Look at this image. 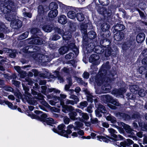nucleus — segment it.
<instances>
[{
    "label": "nucleus",
    "mask_w": 147,
    "mask_h": 147,
    "mask_svg": "<svg viewBox=\"0 0 147 147\" xmlns=\"http://www.w3.org/2000/svg\"><path fill=\"white\" fill-rule=\"evenodd\" d=\"M142 64L146 66H147V57L144 58L142 61Z\"/></svg>",
    "instance_id": "nucleus-62"
},
{
    "label": "nucleus",
    "mask_w": 147,
    "mask_h": 147,
    "mask_svg": "<svg viewBox=\"0 0 147 147\" xmlns=\"http://www.w3.org/2000/svg\"><path fill=\"white\" fill-rule=\"evenodd\" d=\"M89 74L86 72H84L83 74V77L84 78H88L89 77Z\"/></svg>",
    "instance_id": "nucleus-64"
},
{
    "label": "nucleus",
    "mask_w": 147,
    "mask_h": 147,
    "mask_svg": "<svg viewBox=\"0 0 147 147\" xmlns=\"http://www.w3.org/2000/svg\"><path fill=\"white\" fill-rule=\"evenodd\" d=\"M97 109L95 111V113L97 117H100L101 116L100 112L105 113L106 112V110L105 107L102 105L99 104L97 107Z\"/></svg>",
    "instance_id": "nucleus-9"
},
{
    "label": "nucleus",
    "mask_w": 147,
    "mask_h": 147,
    "mask_svg": "<svg viewBox=\"0 0 147 147\" xmlns=\"http://www.w3.org/2000/svg\"><path fill=\"white\" fill-rule=\"evenodd\" d=\"M105 53V55L106 57H109L110 56L112 52L113 51L112 50L111 48L109 46H107V47H104Z\"/></svg>",
    "instance_id": "nucleus-23"
},
{
    "label": "nucleus",
    "mask_w": 147,
    "mask_h": 147,
    "mask_svg": "<svg viewBox=\"0 0 147 147\" xmlns=\"http://www.w3.org/2000/svg\"><path fill=\"white\" fill-rule=\"evenodd\" d=\"M32 94L34 95V98L37 100H42L43 99L44 96L41 93H37V92L34 90H32Z\"/></svg>",
    "instance_id": "nucleus-20"
},
{
    "label": "nucleus",
    "mask_w": 147,
    "mask_h": 147,
    "mask_svg": "<svg viewBox=\"0 0 147 147\" xmlns=\"http://www.w3.org/2000/svg\"><path fill=\"white\" fill-rule=\"evenodd\" d=\"M5 104L7 105L8 106L12 109H16V106L13 107L12 104L8 101H4Z\"/></svg>",
    "instance_id": "nucleus-45"
},
{
    "label": "nucleus",
    "mask_w": 147,
    "mask_h": 147,
    "mask_svg": "<svg viewBox=\"0 0 147 147\" xmlns=\"http://www.w3.org/2000/svg\"><path fill=\"white\" fill-rule=\"evenodd\" d=\"M3 89L7 91L12 92L13 89L11 87L7 86H4L3 88Z\"/></svg>",
    "instance_id": "nucleus-46"
},
{
    "label": "nucleus",
    "mask_w": 147,
    "mask_h": 147,
    "mask_svg": "<svg viewBox=\"0 0 147 147\" xmlns=\"http://www.w3.org/2000/svg\"><path fill=\"white\" fill-rule=\"evenodd\" d=\"M76 18L79 21H82L84 20V17L82 13H78L77 14Z\"/></svg>",
    "instance_id": "nucleus-36"
},
{
    "label": "nucleus",
    "mask_w": 147,
    "mask_h": 147,
    "mask_svg": "<svg viewBox=\"0 0 147 147\" xmlns=\"http://www.w3.org/2000/svg\"><path fill=\"white\" fill-rule=\"evenodd\" d=\"M23 14L25 17H28L29 18H31L32 16L31 13H30L25 12L23 13Z\"/></svg>",
    "instance_id": "nucleus-57"
},
{
    "label": "nucleus",
    "mask_w": 147,
    "mask_h": 147,
    "mask_svg": "<svg viewBox=\"0 0 147 147\" xmlns=\"http://www.w3.org/2000/svg\"><path fill=\"white\" fill-rule=\"evenodd\" d=\"M58 21L60 24H65L67 22V19L65 16L61 15L58 17Z\"/></svg>",
    "instance_id": "nucleus-17"
},
{
    "label": "nucleus",
    "mask_w": 147,
    "mask_h": 147,
    "mask_svg": "<svg viewBox=\"0 0 147 147\" xmlns=\"http://www.w3.org/2000/svg\"><path fill=\"white\" fill-rule=\"evenodd\" d=\"M124 37V34L122 32H118L115 34L114 36L115 40L119 41L122 40Z\"/></svg>",
    "instance_id": "nucleus-14"
},
{
    "label": "nucleus",
    "mask_w": 147,
    "mask_h": 147,
    "mask_svg": "<svg viewBox=\"0 0 147 147\" xmlns=\"http://www.w3.org/2000/svg\"><path fill=\"white\" fill-rule=\"evenodd\" d=\"M38 57L40 58L41 57V59H40V61L42 62L43 63L47 62L50 61V59L46 55H39Z\"/></svg>",
    "instance_id": "nucleus-22"
},
{
    "label": "nucleus",
    "mask_w": 147,
    "mask_h": 147,
    "mask_svg": "<svg viewBox=\"0 0 147 147\" xmlns=\"http://www.w3.org/2000/svg\"><path fill=\"white\" fill-rule=\"evenodd\" d=\"M44 96L43 99L42 100H38L37 101H40V102L41 104L44 105L45 106L49 108L51 107V106L48 104L47 102H46L44 99Z\"/></svg>",
    "instance_id": "nucleus-38"
},
{
    "label": "nucleus",
    "mask_w": 147,
    "mask_h": 147,
    "mask_svg": "<svg viewBox=\"0 0 147 147\" xmlns=\"http://www.w3.org/2000/svg\"><path fill=\"white\" fill-rule=\"evenodd\" d=\"M26 100L27 102L29 104L33 105H36L37 104V101L34 100L35 99L33 98H32L31 95L29 96L26 95L24 96V99Z\"/></svg>",
    "instance_id": "nucleus-11"
},
{
    "label": "nucleus",
    "mask_w": 147,
    "mask_h": 147,
    "mask_svg": "<svg viewBox=\"0 0 147 147\" xmlns=\"http://www.w3.org/2000/svg\"><path fill=\"white\" fill-rule=\"evenodd\" d=\"M88 105V102L86 101H84L80 103V105L82 108L86 107Z\"/></svg>",
    "instance_id": "nucleus-53"
},
{
    "label": "nucleus",
    "mask_w": 147,
    "mask_h": 147,
    "mask_svg": "<svg viewBox=\"0 0 147 147\" xmlns=\"http://www.w3.org/2000/svg\"><path fill=\"white\" fill-rule=\"evenodd\" d=\"M99 59V56L96 54L92 55L89 57V61L90 62H93L98 60Z\"/></svg>",
    "instance_id": "nucleus-30"
},
{
    "label": "nucleus",
    "mask_w": 147,
    "mask_h": 147,
    "mask_svg": "<svg viewBox=\"0 0 147 147\" xmlns=\"http://www.w3.org/2000/svg\"><path fill=\"white\" fill-rule=\"evenodd\" d=\"M145 68L144 67H140L138 70V72H139V74H142V73L145 71Z\"/></svg>",
    "instance_id": "nucleus-54"
},
{
    "label": "nucleus",
    "mask_w": 147,
    "mask_h": 147,
    "mask_svg": "<svg viewBox=\"0 0 147 147\" xmlns=\"http://www.w3.org/2000/svg\"><path fill=\"white\" fill-rule=\"evenodd\" d=\"M83 125V124L80 122H75V126L74 127V130L79 129Z\"/></svg>",
    "instance_id": "nucleus-35"
},
{
    "label": "nucleus",
    "mask_w": 147,
    "mask_h": 147,
    "mask_svg": "<svg viewBox=\"0 0 147 147\" xmlns=\"http://www.w3.org/2000/svg\"><path fill=\"white\" fill-rule=\"evenodd\" d=\"M40 77L44 78H46L47 77L49 76V77L50 78H55L53 74V75H50L49 73H47L46 74H40Z\"/></svg>",
    "instance_id": "nucleus-40"
},
{
    "label": "nucleus",
    "mask_w": 147,
    "mask_h": 147,
    "mask_svg": "<svg viewBox=\"0 0 147 147\" xmlns=\"http://www.w3.org/2000/svg\"><path fill=\"white\" fill-rule=\"evenodd\" d=\"M10 26L12 28L17 29L22 26V22L18 19H13L10 24Z\"/></svg>",
    "instance_id": "nucleus-10"
},
{
    "label": "nucleus",
    "mask_w": 147,
    "mask_h": 147,
    "mask_svg": "<svg viewBox=\"0 0 147 147\" xmlns=\"http://www.w3.org/2000/svg\"><path fill=\"white\" fill-rule=\"evenodd\" d=\"M43 120L44 122L46 123L47 124L49 125H51V124L55 123L54 119L51 118H48L46 119H43Z\"/></svg>",
    "instance_id": "nucleus-31"
},
{
    "label": "nucleus",
    "mask_w": 147,
    "mask_h": 147,
    "mask_svg": "<svg viewBox=\"0 0 147 147\" xmlns=\"http://www.w3.org/2000/svg\"><path fill=\"white\" fill-rule=\"evenodd\" d=\"M104 47H102L100 46L96 47V52L97 53L102 54L103 53L105 48Z\"/></svg>",
    "instance_id": "nucleus-34"
},
{
    "label": "nucleus",
    "mask_w": 147,
    "mask_h": 147,
    "mask_svg": "<svg viewBox=\"0 0 147 147\" xmlns=\"http://www.w3.org/2000/svg\"><path fill=\"white\" fill-rule=\"evenodd\" d=\"M110 103L117 106L119 105V104L117 100L116 99H114L113 98H112V100L111 101Z\"/></svg>",
    "instance_id": "nucleus-50"
},
{
    "label": "nucleus",
    "mask_w": 147,
    "mask_h": 147,
    "mask_svg": "<svg viewBox=\"0 0 147 147\" xmlns=\"http://www.w3.org/2000/svg\"><path fill=\"white\" fill-rule=\"evenodd\" d=\"M130 90L132 93L136 94L137 93L139 90V87L136 85H132L129 86Z\"/></svg>",
    "instance_id": "nucleus-18"
},
{
    "label": "nucleus",
    "mask_w": 147,
    "mask_h": 147,
    "mask_svg": "<svg viewBox=\"0 0 147 147\" xmlns=\"http://www.w3.org/2000/svg\"><path fill=\"white\" fill-rule=\"evenodd\" d=\"M19 73L20 74V76L22 78H24L26 76V72L22 70Z\"/></svg>",
    "instance_id": "nucleus-59"
},
{
    "label": "nucleus",
    "mask_w": 147,
    "mask_h": 147,
    "mask_svg": "<svg viewBox=\"0 0 147 147\" xmlns=\"http://www.w3.org/2000/svg\"><path fill=\"white\" fill-rule=\"evenodd\" d=\"M99 3L104 6L108 5L109 3V0H98Z\"/></svg>",
    "instance_id": "nucleus-42"
},
{
    "label": "nucleus",
    "mask_w": 147,
    "mask_h": 147,
    "mask_svg": "<svg viewBox=\"0 0 147 147\" xmlns=\"http://www.w3.org/2000/svg\"><path fill=\"white\" fill-rule=\"evenodd\" d=\"M126 91V90L124 88H121L119 90H115L112 92V94H114L116 96L122 95Z\"/></svg>",
    "instance_id": "nucleus-15"
},
{
    "label": "nucleus",
    "mask_w": 147,
    "mask_h": 147,
    "mask_svg": "<svg viewBox=\"0 0 147 147\" xmlns=\"http://www.w3.org/2000/svg\"><path fill=\"white\" fill-rule=\"evenodd\" d=\"M9 32V30L7 27L3 25L0 26V38L1 39H4L5 36L3 33H6Z\"/></svg>",
    "instance_id": "nucleus-12"
},
{
    "label": "nucleus",
    "mask_w": 147,
    "mask_h": 147,
    "mask_svg": "<svg viewBox=\"0 0 147 147\" xmlns=\"http://www.w3.org/2000/svg\"><path fill=\"white\" fill-rule=\"evenodd\" d=\"M78 112L80 115L84 119L87 120L89 119V117L87 113H84L80 110H78Z\"/></svg>",
    "instance_id": "nucleus-28"
},
{
    "label": "nucleus",
    "mask_w": 147,
    "mask_h": 147,
    "mask_svg": "<svg viewBox=\"0 0 147 147\" xmlns=\"http://www.w3.org/2000/svg\"><path fill=\"white\" fill-rule=\"evenodd\" d=\"M112 98L111 96L108 95H104L101 97V99L104 103H107V102H110Z\"/></svg>",
    "instance_id": "nucleus-19"
},
{
    "label": "nucleus",
    "mask_w": 147,
    "mask_h": 147,
    "mask_svg": "<svg viewBox=\"0 0 147 147\" xmlns=\"http://www.w3.org/2000/svg\"><path fill=\"white\" fill-rule=\"evenodd\" d=\"M107 137L109 138V139H107L105 137L102 136H97V138L98 139V140H102L104 142L106 143H108L109 140V139H112V138L111 137H109L108 136H107Z\"/></svg>",
    "instance_id": "nucleus-29"
},
{
    "label": "nucleus",
    "mask_w": 147,
    "mask_h": 147,
    "mask_svg": "<svg viewBox=\"0 0 147 147\" xmlns=\"http://www.w3.org/2000/svg\"><path fill=\"white\" fill-rule=\"evenodd\" d=\"M60 38V37L58 34H55L52 36L51 39L53 40H56Z\"/></svg>",
    "instance_id": "nucleus-48"
},
{
    "label": "nucleus",
    "mask_w": 147,
    "mask_h": 147,
    "mask_svg": "<svg viewBox=\"0 0 147 147\" xmlns=\"http://www.w3.org/2000/svg\"><path fill=\"white\" fill-rule=\"evenodd\" d=\"M29 32L27 31L23 33L20 36L19 38L21 39H23L27 38L29 34Z\"/></svg>",
    "instance_id": "nucleus-44"
},
{
    "label": "nucleus",
    "mask_w": 147,
    "mask_h": 147,
    "mask_svg": "<svg viewBox=\"0 0 147 147\" xmlns=\"http://www.w3.org/2000/svg\"><path fill=\"white\" fill-rule=\"evenodd\" d=\"M82 32L83 33L85 34L87 32V30L85 26H82L81 27Z\"/></svg>",
    "instance_id": "nucleus-63"
},
{
    "label": "nucleus",
    "mask_w": 147,
    "mask_h": 147,
    "mask_svg": "<svg viewBox=\"0 0 147 147\" xmlns=\"http://www.w3.org/2000/svg\"><path fill=\"white\" fill-rule=\"evenodd\" d=\"M64 122L65 124H68L70 121L69 119L67 117H65L63 119Z\"/></svg>",
    "instance_id": "nucleus-55"
},
{
    "label": "nucleus",
    "mask_w": 147,
    "mask_h": 147,
    "mask_svg": "<svg viewBox=\"0 0 147 147\" xmlns=\"http://www.w3.org/2000/svg\"><path fill=\"white\" fill-rule=\"evenodd\" d=\"M58 14L57 10H51L48 13V16L51 18H55L57 15Z\"/></svg>",
    "instance_id": "nucleus-26"
},
{
    "label": "nucleus",
    "mask_w": 147,
    "mask_h": 147,
    "mask_svg": "<svg viewBox=\"0 0 147 147\" xmlns=\"http://www.w3.org/2000/svg\"><path fill=\"white\" fill-rule=\"evenodd\" d=\"M138 94L140 96L143 97L145 95V92L144 89H141L139 90Z\"/></svg>",
    "instance_id": "nucleus-47"
},
{
    "label": "nucleus",
    "mask_w": 147,
    "mask_h": 147,
    "mask_svg": "<svg viewBox=\"0 0 147 147\" xmlns=\"http://www.w3.org/2000/svg\"><path fill=\"white\" fill-rule=\"evenodd\" d=\"M49 8L52 10H57L58 8V5L54 3H52L50 4L49 5Z\"/></svg>",
    "instance_id": "nucleus-37"
},
{
    "label": "nucleus",
    "mask_w": 147,
    "mask_h": 147,
    "mask_svg": "<svg viewBox=\"0 0 147 147\" xmlns=\"http://www.w3.org/2000/svg\"><path fill=\"white\" fill-rule=\"evenodd\" d=\"M109 28V25L106 23L102 24L101 26V29L104 32L107 31Z\"/></svg>",
    "instance_id": "nucleus-33"
},
{
    "label": "nucleus",
    "mask_w": 147,
    "mask_h": 147,
    "mask_svg": "<svg viewBox=\"0 0 147 147\" xmlns=\"http://www.w3.org/2000/svg\"><path fill=\"white\" fill-rule=\"evenodd\" d=\"M65 127V125L64 124H61L58 126V130L54 128L53 130L54 132L60 135L68 138L69 137V135L71 133V130H68L66 131L64 130L63 129Z\"/></svg>",
    "instance_id": "nucleus-3"
},
{
    "label": "nucleus",
    "mask_w": 147,
    "mask_h": 147,
    "mask_svg": "<svg viewBox=\"0 0 147 147\" xmlns=\"http://www.w3.org/2000/svg\"><path fill=\"white\" fill-rule=\"evenodd\" d=\"M88 35L89 36V38L90 39L94 38L96 36L95 32L93 31L89 32L88 33Z\"/></svg>",
    "instance_id": "nucleus-41"
},
{
    "label": "nucleus",
    "mask_w": 147,
    "mask_h": 147,
    "mask_svg": "<svg viewBox=\"0 0 147 147\" xmlns=\"http://www.w3.org/2000/svg\"><path fill=\"white\" fill-rule=\"evenodd\" d=\"M42 28L45 32H49L52 31L53 29V27L52 25H44Z\"/></svg>",
    "instance_id": "nucleus-25"
},
{
    "label": "nucleus",
    "mask_w": 147,
    "mask_h": 147,
    "mask_svg": "<svg viewBox=\"0 0 147 147\" xmlns=\"http://www.w3.org/2000/svg\"><path fill=\"white\" fill-rule=\"evenodd\" d=\"M108 130L111 134V136L114 138L115 140H119L123 139V138L122 136L120 135L117 136L115 134L117 132L113 129L112 128H109L108 129Z\"/></svg>",
    "instance_id": "nucleus-8"
},
{
    "label": "nucleus",
    "mask_w": 147,
    "mask_h": 147,
    "mask_svg": "<svg viewBox=\"0 0 147 147\" xmlns=\"http://www.w3.org/2000/svg\"><path fill=\"white\" fill-rule=\"evenodd\" d=\"M28 40H30L29 43L36 45H41L43 43L42 40L39 37H34L32 36L31 37L29 38Z\"/></svg>",
    "instance_id": "nucleus-6"
},
{
    "label": "nucleus",
    "mask_w": 147,
    "mask_h": 147,
    "mask_svg": "<svg viewBox=\"0 0 147 147\" xmlns=\"http://www.w3.org/2000/svg\"><path fill=\"white\" fill-rule=\"evenodd\" d=\"M9 0H3L0 5V9L4 13H5V17L9 21H12L15 19L16 13L11 10V8L10 5Z\"/></svg>",
    "instance_id": "nucleus-1"
},
{
    "label": "nucleus",
    "mask_w": 147,
    "mask_h": 147,
    "mask_svg": "<svg viewBox=\"0 0 147 147\" xmlns=\"http://www.w3.org/2000/svg\"><path fill=\"white\" fill-rule=\"evenodd\" d=\"M98 11L100 12V14L104 15L107 14L108 16H109L111 14V11H108L105 8L103 7H99Z\"/></svg>",
    "instance_id": "nucleus-13"
},
{
    "label": "nucleus",
    "mask_w": 147,
    "mask_h": 147,
    "mask_svg": "<svg viewBox=\"0 0 147 147\" xmlns=\"http://www.w3.org/2000/svg\"><path fill=\"white\" fill-rule=\"evenodd\" d=\"M60 104L62 107H64L65 109L68 111L69 113V117L72 119H74V112L73 107L71 106H66L64 105V102L62 101H61Z\"/></svg>",
    "instance_id": "nucleus-7"
},
{
    "label": "nucleus",
    "mask_w": 147,
    "mask_h": 147,
    "mask_svg": "<svg viewBox=\"0 0 147 147\" xmlns=\"http://www.w3.org/2000/svg\"><path fill=\"white\" fill-rule=\"evenodd\" d=\"M126 142L127 146H129L133 143V142L131 140L129 139H127Z\"/></svg>",
    "instance_id": "nucleus-60"
},
{
    "label": "nucleus",
    "mask_w": 147,
    "mask_h": 147,
    "mask_svg": "<svg viewBox=\"0 0 147 147\" xmlns=\"http://www.w3.org/2000/svg\"><path fill=\"white\" fill-rule=\"evenodd\" d=\"M72 84V81L70 80V78L69 80V84L68 85H66L65 86V89L66 90H68L70 86H71Z\"/></svg>",
    "instance_id": "nucleus-56"
},
{
    "label": "nucleus",
    "mask_w": 147,
    "mask_h": 147,
    "mask_svg": "<svg viewBox=\"0 0 147 147\" xmlns=\"http://www.w3.org/2000/svg\"><path fill=\"white\" fill-rule=\"evenodd\" d=\"M47 91L49 92H54L56 93H59L60 91L55 88H48L47 89Z\"/></svg>",
    "instance_id": "nucleus-43"
},
{
    "label": "nucleus",
    "mask_w": 147,
    "mask_h": 147,
    "mask_svg": "<svg viewBox=\"0 0 147 147\" xmlns=\"http://www.w3.org/2000/svg\"><path fill=\"white\" fill-rule=\"evenodd\" d=\"M22 86L24 90L25 91V95L22 97V99H24V96L26 95L29 96L30 94V93L28 92L29 91V89L24 84H22Z\"/></svg>",
    "instance_id": "nucleus-32"
},
{
    "label": "nucleus",
    "mask_w": 147,
    "mask_h": 147,
    "mask_svg": "<svg viewBox=\"0 0 147 147\" xmlns=\"http://www.w3.org/2000/svg\"><path fill=\"white\" fill-rule=\"evenodd\" d=\"M86 111L89 113H92L93 110L92 109V106L91 105H89L87 108L86 109Z\"/></svg>",
    "instance_id": "nucleus-58"
},
{
    "label": "nucleus",
    "mask_w": 147,
    "mask_h": 147,
    "mask_svg": "<svg viewBox=\"0 0 147 147\" xmlns=\"http://www.w3.org/2000/svg\"><path fill=\"white\" fill-rule=\"evenodd\" d=\"M103 73H102V71L101 73H99L97 76L98 79L96 80V82L97 83L98 85L99 86H100L103 84H105L104 86H102V89L106 91L105 92H107L111 90V87L109 85L105 84L106 82L105 81V80L103 82V80L104 79L105 80L106 78L105 77H104L105 75H103Z\"/></svg>",
    "instance_id": "nucleus-2"
},
{
    "label": "nucleus",
    "mask_w": 147,
    "mask_h": 147,
    "mask_svg": "<svg viewBox=\"0 0 147 147\" xmlns=\"http://www.w3.org/2000/svg\"><path fill=\"white\" fill-rule=\"evenodd\" d=\"M10 54L9 55V56L11 58H14L15 57L16 54L17 53V51L16 50H12L11 53H10Z\"/></svg>",
    "instance_id": "nucleus-51"
},
{
    "label": "nucleus",
    "mask_w": 147,
    "mask_h": 147,
    "mask_svg": "<svg viewBox=\"0 0 147 147\" xmlns=\"http://www.w3.org/2000/svg\"><path fill=\"white\" fill-rule=\"evenodd\" d=\"M68 17L70 19H73L74 18V13L73 11H70L67 13Z\"/></svg>",
    "instance_id": "nucleus-49"
},
{
    "label": "nucleus",
    "mask_w": 147,
    "mask_h": 147,
    "mask_svg": "<svg viewBox=\"0 0 147 147\" xmlns=\"http://www.w3.org/2000/svg\"><path fill=\"white\" fill-rule=\"evenodd\" d=\"M55 31L57 32L58 34L63 36V39L65 40L69 39L71 37V33L70 32H67L64 33V30L59 28L55 27L54 28Z\"/></svg>",
    "instance_id": "nucleus-5"
},
{
    "label": "nucleus",
    "mask_w": 147,
    "mask_h": 147,
    "mask_svg": "<svg viewBox=\"0 0 147 147\" xmlns=\"http://www.w3.org/2000/svg\"><path fill=\"white\" fill-rule=\"evenodd\" d=\"M122 126L125 128L126 132L128 133L133 134V130L128 125H126L123 123H120Z\"/></svg>",
    "instance_id": "nucleus-21"
},
{
    "label": "nucleus",
    "mask_w": 147,
    "mask_h": 147,
    "mask_svg": "<svg viewBox=\"0 0 147 147\" xmlns=\"http://www.w3.org/2000/svg\"><path fill=\"white\" fill-rule=\"evenodd\" d=\"M38 11L39 13H42L44 12V9L42 5H39L38 7Z\"/></svg>",
    "instance_id": "nucleus-52"
},
{
    "label": "nucleus",
    "mask_w": 147,
    "mask_h": 147,
    "mask_svg": "<svg viewBox=\"0 0 147 147\" xmlns=\"http://www.w3.org/2000/svg\"><path fill=\"white\" fill-rule=\"evenodd\" d=\"M145 35L143 33H139L137 36L136 40L138 43H141L144 40Z\"/></svg>",
    "instance_id": "nucleus-16"
},
{
    "label": "nucleus",
    "mask_w": 147,
    "mask_h": 147,
    "mask_svg": "<svg viewBox=\"0 0 147 147\" xmlns=\"http://www.w3.org/2000/svg\"><path fill=\"white\" fill-rule=\"evenodd\" d=\"M38 48L35 46H28L25 47L23 49V51L27 53H32V57L34 59L36 58V53Z\"/></svg>",
    "instance_id": "nucleus-4"
},
{
    "label": "nucleus",
    "mask_w": 147,
    "mask_h": 147,
    "mask_svg": "<svg viewBox=\"0 0 147 147\" xmlns=\"http://www.w3.org/2000/svg\"><path fill=\"white\" fill-rule=\"evenodd\" d=\"M12 84H14L15 86H19V85L20 84V82L16 81L15 80H12Z\"/></svg>",
    "instance_id": "nucleus-61"
},
{
    "label": "nucleus",
    "mask_w": 147,
    "mask_h": 147,
    "mask_svg": "<svg viewBox=\"0 0 147 147\" xmlns=\"http://www.w3.org/2000/svg\"><path fill=\"white\" fill-rule=\"evenodd\" d=\"M125 28V26L121 24H118L114 27L115 30L118 32L123 30Z\"/></svg>",
    "instance_id": "nucleus-27"
},
{
    "label": "nucleus",
    "mask_w": 147,
    "mask_h": 147,
    "mask_svg": "<svg viewBox=\"0 0 147 147\" xmlns=\"http://www.w3.org/2000/svg\"><path fill=\"white\" fill-rule=\"evenodd\" d=\"M69 50L68 47L66 46H63L60 48L59 50V53L63 55L66 53Z\"/></svg>",
    "instance_id": "nucleus-24"
},
{
    "label": "nucleus",
    "mask_w": 147,
    "mask_h": 147,
    "mask_svg": "<svg viewBox=\"0 0 147 147\" xmlns=\"http://www.w3.org/2000/svg\"><path fill=\"white\" fill-rule=\"evenodd\" d=\"M40 31L38 28H32L31 29L30 32L33 34L38 35V34L39 33Z\"/></svg>",
    "instance_id": "nucleus-39"
}]
</instances>
